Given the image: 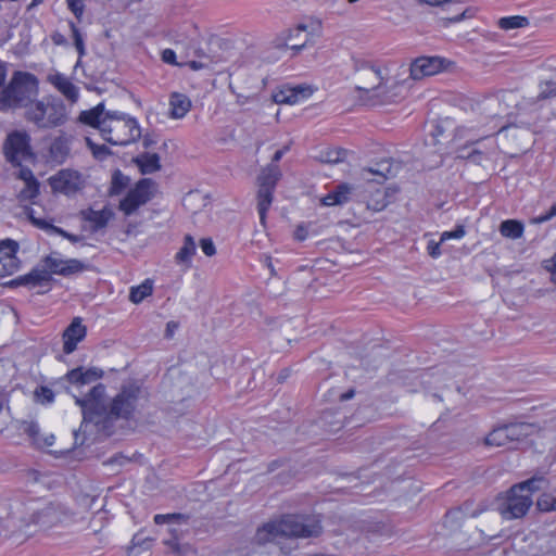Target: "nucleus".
I'll return each mask as SVG.
<instances>
[{"label":"nucleus","mask_w":556,"mask_h":556,"mask_svg":"<svg viewBox=\"0 0 556 556\" xmlns=\"http://www.w3.org/2000/svg\"><path fill=\"white\" fill-rule=\"evenodd\" d=\"M140 394L141 388L136 383L124 384L108 406L105 387L98 383L84 397L73 395L83 413V422L79 429L74 431L75 444H84L86 439L84 427L88 422H93L97 427L101 426L103 430H106L118 418L129 419L137 408Z\"/></svg>","instance_id":"nucleus-1"},{"label":"nucleus","mask_w":556,"mask_h":556,"mask_svg":"<svg viewBox=\"0 0 556 556\" xmlns=\"http://www.w3.org/2000/svg\"><path fill=\"white\" fill-rule=\"evenodd\" d=\"M42 262V268L36 267L27 275L20 276L7 285L10 287L27 286L31 289L42 288L43 290H40L39 293H46L51 289V274L67 277L87 268V265L79 260H63L58 253H51Z\"/></svg>","instance_id":"nucleus-2"},{"label":"nucleus","mask_w":556,"mask_h":556,"mask_svg":"<svg viewBox=\"0 0 556 556\" xmlns=\"http://www.w3.org/2000/svg\"><path fill=\"white\" fill-rule=\"evenodd\" d=\"M38 79L34 74L16 71L0 91V110L24 108L38 96Z\"/></svg>","instance_id":"nucleus-3"},{"label":"nucleus","mask_w":556,"mask_h":556,"mask_svg":"<svg viewBox=\"0 0 556 556\" xmlns=\"http://www.w3.org/2000/svg\"><path fill=\"white\" fill-rule=\"evenodd\" d=\"M26 122L38 129H52L64 125L67 121L66 106L62 100L45 97L34 100L24 112Z\"/></svg>","instance_id":"nucleus-4"},{"label":"nucleus","mask_w":556,"mask_h":556,"mask_svg":"<svg viewBox=\"0 0 556 556\" xmlns=\"http://www.w3.org/2000/svg\"><path fill=\"white\" fill-rule=\"evenodd\" d=\"M102 138L114 146H127L141 137L136 118L117 111H108L101 126Z\"/></svg>","instance_id":"nucleus-5"},{"label":"nucleus","mask_w":556,"mask_h":556,"mask_svg":"<svg viewBox=\"0 0 556 556\" xmlns=\"http://www.w3.org/2000/svg\"><path fill=\"white\" fill-rule=\"evenodd\" d=\"M277 525L281 538H315L321 533L319 521L296 515H287Z\"/></svg>","instance_id":"nucleus-6"},{"label":"nucleus","mask_w":556,"mask_h":556,"mask_svg":"<svg viewBox=\"0 0 556 556\" xmlns=\"http://www.w3.org/2000/svg\"><path fill=\"white\" fill-rule=\"evenodd\" d=\"M280 177L281 172L275 164L268 165L258 176L257 211L263 225H265L266 213L273 202V192Z\"/></svg>","instance_id":"nucleus-7"},{"label":"nucleus","mask_w":556,"mask_h":556,"mask_svg":"<svg viewBox=\"0 0 556 556\" xmlns=\"http://www.w3.org/2000/svg\"><path fill=\"white\" fill-rule=\"evenodd\" d=\"M3 152L8 162L20 166L23 161L34 157L30 147V136L25 131L15 130L11 132L3 144Z\"/></svg>","instance_id":"nucleus-8"},{"label":"nucleus","mask_w":556,"mask_h":556,"mask_svg":"<svg viewBox=\"0 0 556 556\" xmlns=\"http://www.w3.org/2000/svg\"><path fill=\"white\" fill-rule=\"evenodd\" d=\"M532 506V497L516 490L514 485L507 491L505 497L497 504V510L505 520L522 518Z\"/></svg>","instance_id":"nucleus-9"},{"label":"nucleus","mask_w":556,"mask_h":556,"mask_svg":"<svg viewBox=\"0 0 556 556\" xmlns=\"http://www.w3.org/2000/svg\"><path fill=\"white\" fill-rule=\"evenodd\" d=\"M153 181L149 178L139 180L135 188L130 189L126 197L119 203V210L126 216L134 214L141 205H144L151 199V188Z\"/></svg>","instance_id":"nucleus-10"},{"label":"nucleus","mask_w":556,"mask_h":556,"mask_svg":"<svg viewBox=\"0 0 556 556\" xmlns=\"http://www.w3.org/2000/svg\"><path fill=\"white\" fill-rule=\"evenodd\" d=\"M356 74L357 79L361 81L356 88L361 91H377V96H384L381 91L382 77L379 68L366 63L356 62Z\"/></svg>","instance_id":"nucleus-11"},{"label":"nucleus","mask_w":556,"mask_h":556,"mask_svg":"<svg viewBox=\"0 0 556 556\" xmlns=\"http://www.w3.org/2000/svg\"><path fill=\"white\" fill-rule=\"evenodd\" d=\"M49 184L54 192L70 195L83 188L84 180L78 172L62 169L49 178Z\"/></svg>","instance_id":"nucleus-12"},{"label":"nucleus","mask_w":556,"mask_h":556,"mask_svg":"<svg viewBox=\"0 0 556 556\" xmlns=\"http://www.w3.org/2000/svg\"><path fill=\"white\" fill-rule=\"evenodd\" d=\"M451 62L441 56H420L417 58L410 65V77L415 80L421 79L425 76L438 74Z\"/></svg>","instance_id":"nucleus-13"},{"label":"nucleus","mask_w":556,"mask_h":556,"mask_svg":"<svg viewBox=\"0 0 556 556\" xmlns=\"http://www.w3.org/2000/svg\"><path fill=\"white\" fill-rule=\"evenodd\" d=\"M319 25L308 30L307 25L299 24L295 28L287 30L283 37V45L299 52L306 45L314 42V39L319 36Z\"/></svg>","instance_id":"nucleus-14"},{"label":"nucleus","mask_w":556,"mask_h":556,"mask_svg":"<svg viewBox=\"0 0 556 556\" xmlns=\"http://www.w3.org/2000/svg\"><path fill=\"white\" fill-rule=\"evenodd\" d=\"M87 328L83 325L80 317H75L63 332V352L73 353L77 344L86 337Z\"/></svg>","instance_id":"nucleus-15"},{"label":"nucleus","mask_w":556,"mask_h":556,"mask_svg":"<svg viewBox=\"0 0 556 556\" xmlns=\"http://www.w3.org/2000/svg\"><path fill=\"white\" fill-rule=\"evenodd\" d=\"M354 188L348 182H340L320 199L325 206L342 205L350 201Z\"/></svg>","instance_id":"nucleus-16"},{"label":"nucleus","mask_w":556,"mask_h":556,"mask_svg":"<svg viewBox=\"0 0 556 556\" xmlns=\"http://www.w3.org/2000/svg\"><path fill=\"white\" fill-rule=\"evenodd\" d=\"M102 376L103 371L99 368L84 369L83 367H77L70 370L65 379L72 384L85 386L100 379Z\"/></svg>","instance_id":"nucleus-17"},{"label":"nucleus","mask_w":556,"mask_h":556,"mask_svg":"<svg viewBox=\"0 0 556 556\" xmlns=\"http://www.w3.org/2000/svg\"><path fill=\"white\" fill-rule=\"evenodd\" d=\"M313 92L314 90L309 86L299 85L275 94V101L277 103L294 104L302 99L311 97Z\"/></svg>","instance_id":"nucleus-18"},{"label":"nucleus","mask_w":556,"mask_h":556,"mask_svg":"<svg viewBox=\"0 0 556 556\" xmlns=\"http://www.w3.org/2000/svg\"><path fill=\"white\" fill-rule=\"evenodd\" d=\"M80 214L84 220L89 222L91 224V230L93 232L104 228L110 222V219L113 217V212L108 207H104L100 211L88 208L81 211Z\"/></svg>","instance_id":"nucleus-19"},{"label":"nucleus","mask_w":556,"mask_h":556,"mask_svg":"<svg viewBox=\"0 0 556 556\" xmlns=\"http://www.w3.org/2000/svg\"><path fill=\"white\" fill-rule=\"evenodd\" d=\"M49 81L71 102L78 99V87H76L65 75L55 74L49 76Z\"/></svg>","instance_id":"nucleus-20"},{"label":"nucleus","mask_w":556,"mask_h":556,"mask_svg":"<svg viewBox=\"0 0 556 556\" xmlns=\"http://www.w3.org/2000/svg\"><path fill=\"white\" fill-rule=\"evenodd\" d=\"M170 116L173 118H182L191 109L190 99L182 94L174 92L169 99Z\"/></svg>","instance_id":"nucleus-21"},{"label":"nucleus","mask_w":556,"mask_h":556,"mask_svg":"<svg viewBox=\"0 0 556 556\" xmlns=\"http://www.w3.org/2000/svg\"><path fill=\"white\" fill-rule=\"evenodd\" d=\"M104 104L99 103L88 111H83L79 115V121L86 125L98 128L101 131L102 122L105 116Z\"/></svg>","instance_id":"nucleus-22"},{"label":"nucleus","mask_w":556,"mask_h":556,"mask_svg":"<svg viewBox=\"0 0 556 556\" xmlns=\"http://www.w3.org/2000/svg\"><path fill=\"white\" fill-rule=\"evenodd\" d=\"M361 175L364 179H367V180H370L368 175L377 176L378 178L375 180L378 184H382L389 176L392 175L391 164L389 161L383 160V161L377 163V165L375 167L363 168Z\"/></svg>","instance_id":"nucleus-23"},{"label":"nucleus","mask_w":556,"mask_h":556,"mask_svg":"<svg viewBox=\"0 0 556 556\" xmlns=\"http://www.w3.org/2000/svg\"><path fill=\"white\" fill-rule=\"evenodd\" d=\"M135 162L143 175L152 174L161 169L160 156L156 153H142L135 159Z\"/></svg>","instance_id":"nucleus-24"},{"label":"nucleus","mask_w":556,"mask_h":556,"mask_svg":"<svg viewBox=\"0 0 556 556\" xmlns=\"http://www.w3.org/2000/svg\"><path fill=\"white\" fill-rule=\"evenodd\" d=\"M281 538L278 529L277 521H271L264 525L262 528H258L254 541L260 544H266L268 542L275 541L276 539Z\"/></svg>","instance_id":"nucleus-25"},{"label":"nucleus","mask_w":556,"mask_h":556,"mask_svg":"<svg viewBox=\"0 0 556 556\" xmlns=\"http://www.w3.org/2000/svg\"><path fill=\"white\" fill-rule=\"evenodd\" d=\"M197 245L192 236L187 235L184 240V245L177 252L175 260L178 264H186L190 267L191 258L195 254Z\"/></svg>","instance_id":"nucleus-26"},{"label":"nucleus","mask_w":556,"mask_h":556,"mask_svg":"<svg viewBox=\"0 0 556 556\" xmlns=\"http://www.w3.org/2000/svg\"><path fill=\"white\" fill-rule=\"evenodd\" d=\"M510 443L520 441L532 433L533 426L527 422H514L506 425Z\"/></svg>","instance_id":"nucleus-27"},{"label":"nucleus","mask_w":556,"mask_h":556,"mask_svg":"<svg viewBox=\"0 0 556 556\" xmlns=\"http://www.w3.org/2000/svg\"><path fill=\"white\" fill-rule=\"evenodd\" d=\"M544 483H546L544 475L536 473L532 478L515 484L514 492L516 490H520L523 492V494H529L531 496L533 492L541 490Z\"/></svg>","instance_id":"nucleus-28"},{"label":"nucleus","mask_w":556,"mask_h":556,"mask_svg":"<svg viewBox=\"0 0 556 556\" xmlns=\"http://www.w3.org/2000/svg\"><path fill=\"white\" fill-rule=\"evenodd\" d=\"M486 445L506 446L510 443L506 425L493 429L484 439Z\"/></svg>","instance_id":"nucleus-29"},{"label":"nucleus","mask_w":556,"mask_h":556,"mask_svg":"<svg viewBox=\"0 0 556 556\" xmlns=\"http://www.w3.org/2000/svg\"><path fill=\"white\" fill-rule=\"evenodd\" d=\"M70 153L67 140L63 137H58L50 146V155L58 163H62Z\"/></svg>","instance_id":"nucleus-30"},{"label":"nucleus","mask_w":556,"mask_h":556,"mask_svg":"<svg viewBox=\"0 0 556 556\" xmlns=\"http://www.w3.org/2000/svg\"><path fill=\"white\" fill-rule=\"evenodd\" d=\"M554 97H556V77H551L540 81L539 93L533 103H538Z\"/></svg>","instance_id":"nucleus-31"},{"label":"nucleus","mask_w":556,"mask_h":556,"mask_svg":"<svg viewBox=\"0 0 556 556\" xmlns=\"http://www.w3.org/2000/svg\"><path fill=\"white\" fill-rule=\"evenodd\" d=\"M500 232L503 237L517 239L522 236L523 225L518 220L507 219L501 224Z\"/></svg>","instance_id":"nucleus-32"},{"label":"nucleus","mask_w":556,"mask_h":556,"mask_svg":"<svg viewBox=\"0 0 556 556\" xmlns=\"http://www.w3.org/2000/svg\"><path fill=\"white\" fill-rule=\"evenodd\" d=\"M153 286L150 280H146L141 285L137 287H131L130 293H129V300L132 303H140L142 302L147 296H149L152 293Z\"/></svg>","instance_id":"nucleus-33"},{"label":"nucleus","mask_w":556,"mask_h":556,"mask_svg":"<svg viewBox=\"0 0 556 556\" xmlns=\"http://www.w3.org/2000/svg\"><path fill=\"white\" fill-rule=\"evenodd\" d=\"M498 26L502 29L509 30L515 28H522L529 25V20L525 16L515 15L502 17L498 20Z\"/></svg>","instance_id":"nucleus-34"},{"label":"nucleus","mask_w":556,"mask_h":556,"mask_svg":"<svg viewBox=\"0 0 556 556\" xmlns=\"http://www.w3.org/2000/svg\"><path fill=\"white\" fill-rule=\"evenodd\" d=\"M25 525L26 521L24 519L16 520L13 515L8 516L5 519L0 518V534L22 530Z\"/></svg>","instance_id":"nucleus-35"},{"label":"nucleus","mask_w":556,"mask_h":556,"mask_svg":"<svg viewBox=\"0 0 556 556\" xmlns=\"http://www.w3.org/2000/svg\"><path fill=\"white\" fill-rule=\"evenodd\" d=\"M346 153L344 149H327L321 151L319 159L324 163L337 164L344 161Z\"/></svg>","instance_id":"nucleus-36"},{"label":"nucleus","mask_w":556,"mask_h":556,"mask_svg":"<svg viewBox=\"0 0 556 556\" xmlns=\"http://www.w3.org/2000/svg\"><path fill=\"white\" fill-rule=\"evenodd\" d=\"M39 194V182L38 180H31L25 182V187L20 191L17 198L21 202L31 201Z\"/></svg>","instance_id":"nucleus-37"},{"label":"nucleus","mask_w":556,"mask_h":556,"mask_svg":"<svg viewBox=\"0 0 556 556\" xmlns=\"http://www.w3.org/2000/svg\"><path fill=\"white\" fill-rule=\"evenodd\" d=\"M20 267V261L16 256L0 260V278L14 274Z\"/></svg>","instance_id":"nucleus-38"},{"label":"nucleus","mask_w":556,"mask_h":556,"mask_svg":"<svg viewBox=\"0 0 556 556\" xmlns=\"http://www.w3.org/2000/svg\"><path fill=\"white\" fill-rule=\"evenodd\" d=\"M129 178L116 170L112 177L111 194H119L128 185Z\"/></svg>","instance_id":"nucleus-39"},{"label":"nucleus","mask_w":556,"mask_h":556,"mask_svg":"<svg viewBox=\"0 0 556 556\" xmlns=\"http://www.w3.org/2000/svg\"><path fill=\"white\" fill-rule=\"evenodd\" d=\"M86 143L91 150L92 155L98 160H104L111 154V150L105 144H97L90 138H86Z\"/></svg>","instance_id":"nucleus-40"},{"label":"nucleus","mask_w":556,"mask_h":556,"mask_svg":"<svg viewBox=\"0 0 556 556\" xmlns=\"http://www.w3.org/2000/svg\"><path fill=\"white\" fill-rule=\"evenodd\" d=\"M18 244L13 240H3L0 242V260L16 256Z\"/></svg>","instance_id":"nucleus-41"},{"label":"nucleus","mask_w":556,"mask_h":556,"mask_svg":"<svg viewBox=\"0 0 556 556\" xmlns=\"http://www.w3.org/2000/svg\"><path fill=\"white\" fill-rule=\"evenodd\" d=\"M35 397L41 404H49L53 402L54 393L48 387H39L35 391Z\"/></svg>","instance_id":"nucleus-42"},{"label":"nucleus","mask_w":556,"mask_h":556,"mask_svg":"<svg viewBox=\"0 0 556 556\" xmlns=\"http://www.w3.org/2000/svg\"><path fill=\"white\" fill-rule=\"evenodd\" d=\"M70 27L72 29L75 48H76L79 56H83L85 54V45H84L83 36H81L79 29L76 27V25L73 22H70Z\"/></svg>","instance_id":"nucleus-43"},{"label":"nucleus","mask_w":556,"mask_h":556,"mask_svg":"<svg viewBox=\"0 0 556 556\" xmlns=\"http://www.w3.org/2000/svg\"><path fill=\"white\" fill-rule=\"evenodd\" d=\"M220 62V58H208V61H189L186 63L191 70L199 71L202 68H208L211 65Z\"/></svg>","instance_id":"nucleus-44"},{"label":"nucleus","mask_w":556,"mask_h":556,"mask_svg":"<svg viewBox=\"0 0 556 556\" xmlns=\"http://www.w3.org/2000/svg\"><path fill=\"white\" fill-rule=\"evenodd\" d=\"M536 507L541 511H555V506L553 504V496L548 494H543L536 502Z\"/></svg>","instance_id":"nucleus-45"},{"label":"nucleus","mask_w":556,"mask_h":556,"mask_svg":"<svg viewBox=\"0 0 556 556\" xmlns=\"http://www.w3.org/2000/svg\"><path fill=\"white\" fill-rule=\"evenodd\" d=\"M465 233H466V231H465L464 226L459 225L452 231H444L441 235V242H445L446 240H450V239H460L465 236Z\"/></svg>","instance_id":"nucleus-46"},{"label":"nucleus","mask_w":556,"mask_h":556,"mask_svg":"<svg viewBox=\"0 0 556 556\" xmlns=\"http://www.w3.org/2000/svg\"><path fill=\"white\" fill-rule=\"evenodd\" d=\"M200 247L206 256H213L216 253L215 245L210 238H203L200 241Z\"/></svg>","instance_id":"nucleus-47"},{"label":"nucleus","mask_w":556,"mask_h":556,"mask_svg":"<svg viewBox=\"0 0 556 556\" xmlns=\"http://www.w3.org/2000/svg\"><path fill=\"white\" fill-rule=\"evenodd\" d=\"M181 518H184V516L180 514L155 515L154 522L156 525H163V523H168L174 520L181 519Z\"/></svg>","instance_id":"nucleus-48"},{"label":"nucleus","mask_w":556,"mask_h":556,"mask_svg":"<svg viewBox=\"0 0 556 556\" xmlns=\"http://www.w3.org/2000/svg\"><path fill=\"white\" fill-rule=\"evenodd\" d=\"M66 3L68 9L79 18L84 12L83 0H66Z\"/></svg>","instance_id":"nucleus-49"},{"label":"nucleus","mask_w":556,"mask_h":556,"mask_svg":"<svg viewBox=\"0 0 556 556\" xmlns=\"http://www.w3.org/2000/svg\"><path fill=\"white\" fill-rule=\"evenodd\" d=\"M162 60H163V62H165L167 64L178 65V66H182L184 65L182 63H178L176 61V53L172 49H165L162 52Z\"/></svg>","instance_id":"nucleus-50"},{"label":"nucleus","mask_w":556,"mask_h":556,"mask_svg":"<svg viewBox=\"0 0 556 556\" xmlns=\"http://www.w3.org/2000/svg\"><path fill=\"white\" fill-rule=\"evenodd\" d=\"M441 240L439 242L434 241V240H430L428 242V245H427V251H428V254L432 257V258H437L441 255V250H440V245H441Z\"/></svg>","instance_id":"nucleus-51"},{"label":"nucleus","mask_w":556,"mask_h":556,"mask_svg":"<svg viewBox=\"0 0 556 556\" xmlns=\"http://www.w3.org/2000/svg\"><path fill=\"white\" fill-rule=\"evenodd\" d=\"M555 216H556V203L551 206L549 211L546 214L535 217L533 219V223H536V224L545 223Z\"/></svg>","instance_id":"nucleus-52"},{"label":"nucleus","mask_w":556,"mask_h":556,"mask_svg":"<svg viewBox=\"0 0 556 556\" xmlns=\"http://www.w3.org/2000/svg\"><path fill=\"white\" fill-rule=\"evenodd\" d=\"M18 177L22 180H24V182L36 180V177L34 176L33 172L27 167H22L20 169Z\"/></svg>","instance_id":"nucleus-53"},{"label":"nucleus","mask_w":556,"mask_h":556,"mask_svg":"<svg viewBox=\"0 0 556 556\" xmlns=\"http://www.w3.org/2000/svg\"><path fill=\"white\" fill-rule=\"evenodd\" d=\"M482 153L478 150H472L470 153L466 154H459L458 157L462 159H468L473 163H480Z\"/></svg>","instance_id":"nucleus-54"},{"label":"nucleus","mask_w":556,"mask_h":556,"mask_svg":"<svg viewBox=\"0 0 556 556\" xmlns=\"http://www.w3.org/2000/svg\"><path fill=\"white\" fill-rule=\"evenodd\" d=\"M24 431L31 438H36L39 433V426L36 422H28L24 428Z\"/></svg>","instance_id":"nucleus-55"},{"label":"nucleus","mask_w":556,"mask_h":556,"mask_svg":"<svg viewBox=\"0 0 556 556\" xmlns=\"http://www.w3.org/2000/svg\"><path fill=\"white\" fill-rule=\"evenodd\" d=\"M452 1L453 0H416V2L419 4H429L431 7H440Z\"/></svg>","instance_id":"nucleus-56"},{"label":"nucleus","mask_w":556,"mask_h":556,"mask_svg":"<svg viewBox=\"0 0 556 556\" xmlns=\"http://www.w3.org/2000/svg\"><path fill=\"white\" fill-rule=\"evenodd\" d=\"M178 328V324L176 321H168L165 329V338L170 339L175 331Z\"/></svg>","instance_id":"nucleus-57"},{"label":"nucleus","mask_w":556,"mask_h":556,"mask_svg":"<svg viewBox=\"0 0 556 556\" xmlns=\"http://www.w3.org/2000/svg\"><path fill=\"white\" fill-rule=\"evenodd\" d=\"M551 266L547 265L546 268L551 271V279L556 283V254L549 261Z\"/></svg>","instance_id":"nucleus-58"},{"label":"nucleus","mask_w":556,"mask_h":556,"mask_svg":"<svg viewBox=\"0 0 556 556\" xmlns=\"http://www.w3.org/2000/svg\"><path fill=\"white\" fill-rule=\"evenodd\" d=\"M51 39H52L53 43L58 45V46L66 45V42H67L65 37L61 33H58V31L52 34Z\"/></svg>","instance_id":"nucleus-59"},{"label":"nucleus","mask_w":556,"mask_h":556,"mask_svg":"<svg viewBox=\"0 0 556 556\" xmlns=\"http://www.w3.org/2000/svg\"><path fill=\"white\" fill-rule=\"evenodd\" d=\"M194 54L200 59V61H208V58H218L217 55H211V54L206 53L202 49H197L194 51Z\"/></svg>","instance_id":"nucleus-60"},{"label":"nucleus","mask_w":556,"mask_h":556,"mask_svg":"<svg viewBox=\"0 0 556 556\" xmlns=\"http://www.w3.org/2000/svg\"><path fill=\"white\" fill-rule=\"evenodd\" d=\"M546 70L555 72L553 77H556V58L547 59L544 63Z\"/></svg>","instance_id":"nucleus-61"},{"label":"nucleus","mask_w":556,"mask_h":556,"mask_svg":"<svg viewBox=\"0 0 556 556\" xmlns=\"http://www.w3.org/2000/svg\"><path fill=\"white\" fill-rule=\"evenodd\" d=\"M156 142V140L153 138V136L147 134L144 137H143V147L144 148H150L151 146H153L154 143Z\"/></svg>","instance_id":"nucleus-62"},{"label":"nucleus","mask_w":556,"mask_h":556,"mask_svg":"<svg viewBox=\"0 0 556 556\" xmlns=\"http://www.w3.org/2000/svg\"><path fill=\"white\" fill-rule=\"evenodd\" d=\"M500 102V96H492V97H489L485 99V106L486 108H490V106H493L495 104H497Z\"/></svg>","instance_id":"nucleus-63"},{"label":"nucleus","mask_w":556,"mask_h":556,"mask_svg":"<svg viewBox=\"0 0 556 556\" xmlns=\"http://www.w3.org/2000/svg\"><path fill=\"white\" fill-rule=\"evenodd\" d=\"M53 511V506H47L46 508H43L39 514H38V521L41 519V518H45V517H49Z\"/></svg>","instance_id":"nucleus-64"}]
</instances>
